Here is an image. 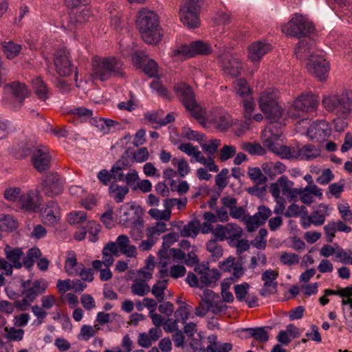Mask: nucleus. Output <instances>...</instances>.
Segmentation results:
<instances>
[{"label": "nucleus", "instance_id": "1", "mask_svg": "<svg viewBox=\"0 0 352 352\" xmlns=\"http://www.w3.org/2000/svg\"><path fill=\"white\" fill-rule=\"evenodd\" d=\"M136 24L146 43L155 44L160 41L158 16L154 12L142 9L138 14Z\"/></svg>", "mask_w": 352, "mask_h": 352}, {"label": "nucleus", "instance_id": "2", "mask_svg": "<svg viewBox=\"0 0 352 352\" xmlns=\"http://www.w3.org/2000/svg\"><path fill=\"white\" fill-rule=\"evenodd\" d=\"M175 93L187 111L204 127L207 128L206 111L199 106L195 100V94L190 86L186 83H179L175 86Z\"/></svg>", "mask_w": 352, "mask_h": 352}, {"label": "nucleus", "instance_id": "3", "mask_svg": "<svg viewBox=\"0 0 352 352\" xmlns=\"http://www.w3.org/2000/svg\"><path fill=\"white\" fill-rule=\"evenodd\" d=\"M92 67L93 77L105 81L113 76L122 74L123 63L114 57L94 58Z\"/></svg>", "mask_w": 352, "mask_h": 352}, {"label": "nucleus", "instance_id": "4", "mask_svg": "<svg viewBox=\"0 0 352 352\" xmlns=\"http://www.w3.org/2000/svg\"><path fill=\"white\" fill-rule=\"evenodd\" d=\"M282 134L277 124L271 122L262 133L261 139L265 147L280 157L287 159L290 147L280 144Z\"/></svg>", "mask_w": 352, "mask_h": 352}, {"label": "nucleus", "instance_id": "5", "mask_svg": "<svg viewBox=\"0 0 352 352\" xmlns=\"http://www.w3.org/2000/svg\"><path fill=\"white\" fill-rule=\"evenodd\" d=\"M322 103L327 111L338 116H348L351 111L352 100L346 91L324 96Z\"/></svg>", "mask_w": 352, "mask_h": 352}, {"label": "nucleus", "instance_id": "6", "mask_svg": "<svg viewBox=\"0 0 352 352\" xmlns=\"http://www.w3.org/2000/svg\"><path fill=\"white\" fill-rule=\"evenodd\" d=\"M258 102L261 111L271 122H276L281 118L283 109L272 91L266 90L261 93Z\"/></svg>", "mask_w": 352, "mask_h": 352}, {"label": "nucleus", "instance_id": "7", "mask_svg": "<svg viewBox=\"0 0 352 352\" xmlns=\"http://www.w3.org/2000/svg\"><path fill=\"white\" fill-rule=\"evenodd\" d=\"M203 0H183L179 10L180 20L188 28H196L200 25L199 13Z\"/></svg>", "mask_w": 352, "mask_h": 352}, {"label": "nucleus", "instance_id": "8", "mask_svg": "<svg viewBox=\"0 0 352 352\" xmlns=\"http://www.w3.org/2000/svg\"><path fill=\"white\" fill-rule=\"evenodd\" d=\"M318 105V98L311 94L299 96L287 109V115L292 118H298L300 112L309 113L316 111Z\"/></svg>", "mask_w": 352, "mask_h": 352}, {"label": "nucleus", "instance_id": "9", "mask_svg": "<svg viewBox=\"0 0 352 352\" xmlns=\"http://www.w3.org/2000/svg\"><path fill=\"white\" fill-rule=\"evenodd\" d=\"M314 30L313 23L302 15H296L283 28V32L295 37H306Z\"/></svg>", "mask_w": 352, "mask_h": 352}, {"label": "nucleus", "instance_id": "10", "mask_svg": "<svg viewBox=\"0 0 352 352\" xmlns=\"http://www.w3.org/2000/svg\"><path fill=\"white\" fill-rule=\"evenodd\" d=\"M231 125V116L222 108L217 107L213 109L207 114V128L214 126L217 129L225 131Z\"/></svg>", "mask_w": 352, "mask_h": 352}, {"label": "nucleus", "instance_id": "11", "mask_svg": "<svg viewBox=\"0 0 352 352\" xmlns=\"http://www.w3.org/2000/svg\"><path fill=\"white\" fill-rule=\"evenodd\" d=\"M307 71L320 80H325L329 69V63L321 54L312 55L306 64Z\"/></svg>", "mask_w": 352, "mask_h": 352}, {"label": "nucleus", "instance_id": "12", "mask_svg": "<svg viewBox=\"0 0 352 352\" xmlns=\"http://www.w3.org/2000/svg\"><path fill=\"white\" fill-rule=\"evenodd\" d=\"M51 158L49 149L43 145H38L31 151L32 163L38 172L46 170L50 168Z\"/></svg>", "mask_w": 352, "mask_h": 352}, {"label": "nucleus", "instance_id": "13", "mask_svg": "<svg viewBox=\"0 0 352 352\" xmlns=\"http://www.w3.org/2000/svg\"><path fill=\"white\" fill-rule=\"evenodd\" d=\"M219 61L222 69L227 75L235 78L241 74L243 65L239 58L226 53L219 56Z\"/></svg>", "mask_w": 352, "mask_h": 352}, {"label": "nucleus", "instance_id": "14", "mask_svg": "<svg viewBox=\"0 0 352 352\" xmlns=\"http://www.w3.org/2000/svg\"><path fill=\"white\" fill-rule=\"evenodd\" d=\"M320 151L312 144H305L302 147H290L287 159H300L301 160H311L320 156Z\"/></svg>", "mask_w": 352, "mask_h": 352}, {"label": "nucleus", "instance_id": "15", "mask_svg": "<svg viewBox=\"0 0 352 352\" xmlns=\"http://www.w3.org/2000/svg\"><path fill=\"white\" fill-rule=\"evenodd\" d=\"M42 190L48 197L58 195L63 190V181L58 174L50 173L42 182Z\"/></svg>", "mask_w": 352, "mask_h": 352}, {"label": "nucleus", "instance_id": "16", "mask_svg": "<svg viewBox=\"0 0 352 352\" xmlns=\"http://www.w3.org/2000/svg\"><path fill=\"white\" fill-rule=\"evenodd\" d=\"M30 283V280L26 281L22 280L21 287L23 289L21 294L26 297L27 299L33 302L39 294L45 293L47 288V284L45 281L36 280L32 283L30 287H28Z\"/></svg>", "mask_w": 352, "mask_h": 352}, {"label": "nucleus", "instance_id": "17", "mask_svg": "<svg viewBox=\"0 0 352 352\" xmlns=\"http://www.w3.org/2000/svg\"><path fill=\"white\" fill-rule=\"evenodd\" d=\"M41 217L45 224L53 226L60 219V208L53 200L49 201L41 209Z\"/></svg>", "mask_w": 352, "mask_h": 352}, {"label": "nucleus", "instance_id": "18", "mask_svg": "<svg viewBox=\"0 0 352 352\" xmlns=\"http://www.w3.org/2000/svg\"><path fill=\"white\" fill-rule=\"evenodd\" d=\"M54 63L60 76H67L72 73V65L69 58V52L65 50H58L55 53Z\"/></svg>", "mask_w": 352, "mask_h": 352}, {"label": "nucleus", "instance_id": "19", "mask_svg": "<svg viewBox=\"0 0 352 352\" xmlns=\"http://www.w3.org/2000/svg\"><path fill=\"white\" fill-rule=\"evenodd\" d=\"M278 276V272L273 270H267L263 272L261 279L264 282L263 286L260 291L261 296L274 294L276 291L277 283L275 282Z\"/></svg>", "mask_w": 352, "mask_h": 352}, {"label": "nucleus", "instance_id": "20", "mask_svg": "<svg viewBox=\"0 0 352 352\" xmlns=\"http://www.w3.org/2000/svg\"><path fill=\"white\" fill-rule=\"evenodd\" d=\"M270 50L271 45L269 43L261 41L254 42L248 47V58L252 63L259 62Z\"/></svg>", "mask_w": 352, "mask_h": 352}, {"label": "nucleus", "instance_id": "21", "mask_svg": "<svg viewBox=\"0 0 352 352\" xmlns=\"http://www.w3.org/2000/svg\"><path fill=\"white\" fill-rule=\"evenodd\" d=\"M329 134V130L324 121L314 122L307 129L308 136L316 142L324 141Z\"/></svg>", "mask_w": 352, "mask_h": 352}, {"label": "nucleus", "instance_id": "22", "mask_svg": "<svg viewBox=\"0 0 352 352\" xmlns=\"http://www.w3.org/2000/svg\"><path fill=\"white\" fill-rule=\"evenodd\" d=\"M115 243L118 247V253L120 252L129 258L136 257L137 248L135 245L131 244L129 238L126 235H119Z\"/></svg>", "mask_w": 352, "mask_h": 352}, {"label": "nucleus", "instance_id": "23", "mask_svg": "<svg viewBox=\"0 0 352 352\" xmlns=\"http://www.w3.org/2000/svg\"><path fill=\"white\" fill-rule=\"evenodd\" d=\"M327 215L328 213L326 211L317 210L312 212L307 217H302L300 224L304 229H308L311 224L316 226H322L324 223Z\"/></svg>", "mask_w": 352, "mask_h": 352}, {"label": "nucleus", "instance_id": "24", "mask_svg": "<svg viewBox=\"0 0 352 352\" xmlns=\"http://www.w3.org/2000/svg\"><path fill=\"white\" fill-rule=\"evenodd\" d=\"M315 45L313 41L303 39L300 41L298 46L295 49V54L298 59H309L315 54Z\"/></svg>", "mask_w": 352, "mask_h": 352}, {"label": "nucleus", "instance_id": "25", "mask_svg": "<svg viewBox=\"0 0 352 352\" xmlns=\"http://www.w3.org/2000/svg\"><path fill=\"white\" fill-rule=\"evenodd\" d=\"M90 16L91 11L88 8H85L79 12L70 13L67 27L69 30H72L78 24L87 21Z\"/></svg>", "mask_w": 352, "mask_h": 352}, {"label": "nucleus", "instance_id": "26", "mask_svg": "<svg viewBox=\"0 0 352 352\" xmlns=\"http://www.w3.org/2000/svg\"><path fill=\"white\" fill-rule=\"evenodd\" d=\"M206 296L207 301L210 305V311L214 314H225L227 311L228 306L221 300L218 294L210 289L209 294Z\"/></svg>", "mask_w": 352, "mask_h": 352}, {"label": "nucleus", "instance_id": "27", "mask_svg": "<svg viewBox=\"0 0 352 352\" xmlns=\"http://www.w3.org/2000/svg\"><path fill=\"white\" fill-rule=\"evenodd\" d=\"M294 183L292 181L289 180L287 176L283 175L280 177L276 182L270 184L269 190L270 192H272L273 190L276 188L278 190V193L279 195L281 191L283 195L286 196L294 187Z\"/></svg>", "mask_w": 352, "mask_h": 352}, {"label": "nucleus", "instance_id": "28", "mask_svg": "<svg viewBox=\"0 0 352 352\" xmlns=\"http://www.w3.org/2000/svg\"><path fill=\"white\" fill-rule=\"evenodd\" d=\"M233 91L241 99L252 96V89L247 80L243 78H238L234 81Z\"/></svg>", "mask_w": 352, "mask_h": 352}, {"label": "nucleus", "instance_id": "29", "mask_svg": "<svg viewBox=\"0 0 352 352\" xmlns=\"http://www.w3.org/2000/svg\"><path fill=\"white\" fill-rule=\"evenodd\" d=\"M36 193L33 190L21 192L18 203L22 208L33 211L37 208V204L34 200Z\"/></svg>", "mask_w": 352, "mask_h": 352}, {"label": "nucleus", "instance_id": "30", "mask_svg": "<svg viewBox=\"0 0 352 352\" xmlns=\"http://www.w3.org/2000/svg\"><path fill=\"white\" fill-rule=\"evenodd\" d=\"M128 166V160L122 155L121 159L118 160L110 170L113 179L116 181L123 182L124 178V170H126Z\"/></svg>", "mask_w": 352, "mask_h": 352}, {"label": "nucleus", "instance_id": "31", "mask_svg": "<svg viewBox=\"0 0 352 352\" xmlns=\"http://www.w3.org/2000/svg\"><path fill=\"white\" fill-rule=\"evenodd\" d=\"M102 263L105 267H109L114 262V256H118V247L114 242L108 243L102 250Z\"/></svg>", "mask_w": 352, "mask_h": 352}, {"label": "nucleus", "instance_id": "32", "mask_svg": "<svg viewBox=\"0 0 352 352\" xmlns=\"http://www.w3.org/2000/svg\"><path fill=\"white\" fill-rule=\"evenodd\" d=\"M262 170L270 177L274 178L275 176L284 173L286 170V166L280 162H270L262 165Z\"/></svg>", "mask_w": 352, "mask_h": 352}, {"label": "nucleus", "instance_id": "33", "mask_svg": "<svg viewBox=\"0 0 352 352\" xmlns=\"http://www.w3.org/2000/svg\"><path fill=\"white\" fill-rule=\"evenodd\" d=\"M11 94L19 100L20 105L22 104L24 99L30 94V91L25 84L19 82H14L10 85Z\"/></svg>", "mask_w": 352, "mask_h": 352}, {"label": "nucleus", "instance_id": "34", "mask_svg": "<svg viewBox=\"0 0 352 352\" xmlns=\"http://www.w3.org/2000/svg\"><path fill=\"white\" fill-rule=\"evenodd\" d=\"M129 192L127 186H120L116 183H112L109 187L110 197L117 203L122 202Z\"/></svg>", "mask_w": 352, "mask_h": 352}, {"label": "nucleus", "instance_id": "35", "mask_svg": "<svg viewBox=\"0 0 352 352\" xmlns=\"http://www.w3.org/2000/svg\"><path fill=\"white\" fill-rule=\"evenodd\" d=\"M208 339L210 344L206 347V352H230L232 349L230 343L218 342L215 336H210Z\"/></svg>", "mask_w": 352, "mask_h": 352}, {"label": "nucleus", "instance_id": "36", "mask_svg": "<svg viewBox=\"0 0 352 352\" xmlns=\"http://www.w3.org/2000/svg\"><path fill=\"white\" fill-rule=\"evenodd\" d=\"M5 252L7 259L10 261L14 267L21 268L22 263L21 262V258L23 255V251L20 248L12 249L10 246L5 248Z\"/></svg>", "mask_w": 352, "mask_h": 352}, {"label": "nucleus", "instance_id": "37", "mask_svg": "<svg viewBox=\"0 0 352 352\" xmlns=\"http://www.w3.org/2000/svg\"><path fill=\"white\" fill-rule=\"evenodd\" d=\"M32 87L35 94L41 100H45L49 97V91L47 85L40 77L32 80Z\"/></svg>", "mask_w": 352, "mask_h": 352}, {"label": "nucleus", "instance_id": "38", "mask_svg": "<svg viewBox=\"0 0 352 352\" xmlns=\"http://www.w3.org/2000/svg\"><path fill=\"white\" fill-rule=\"evenodd\" d=\"M131 291L134 295L144 296L150 292L151 288L145 280L135 278L131 284Z\"/></svg>", "mask_w": 352, "mask_h": 352}, {"label": "nucleus", "instance_id": "39", "mask_svg": "<svg viewBox=\"0 0 352 352\" xmlns=\"http://www.w3.org/2000/svg\"><path fill=\"white\" fill-rule=\"evenodd\" d=\"M243 331L259 342H266L269 340V332L265 327L246 328Z\"/></svg>", "mask_w": 352, "mask_h": 352}, {"label": "nucleus", "instance_id": "40", "mask_svg": "<svg viewBox=\"0 0 352 352\" xmlns=\"http://www.w3.org/2000/svg\"><path fill=\"white\" fill-rule=\"evenodd\" d=\"M168 280L164 279L162 280H158L157 283L152 287L151 291L152 294L155 297L156 300L159 302H162L164 300V291L167 288Z\"/></svg>", "mask_w": 352, "mask_h": 352}, {"label": "nucleus", "instance_id": "41", "mask_svg": "<svg viewBox=\"0 0 352 352\" xmlns=\"http://www.w3.org/2000/svg\"><path fill=\"white\" fill-rule=\"evenodd\" d=\"M77 265L78 263L75 252L73 251L68 252L65 264V272L70 276L78 274Z\"/></svg>", "mask_w": 352, "mask_h": 352}, {"label": "nucleus", "instance_id": "42", "mask_svg": "<svg viewBox=\"0 0 352 352\" xmlns=\"http://www.w3.org/2000/svg\"><path fill=\"white\" fill-rule=\"evenodd\" d=\"M172 57L179 60H185L193 57L191 43L189 45H182L172 51Z\"/></svg>", "mask_w": 352, "mask_h": 352}, {"label": "nucleus", "instance_id": "43", "mask_svg": "<svg viewBox=\"0 0 352 352\" xmlns=\"http://www.w3.org/2000/svg\"><path fill=\"white\" fill-rule=\"evenodd\" d=\"M210 289H205L201 296V301L199 302L198 307L195 308V314L199 317H204L206 314L210 311V303L207 301L206 296L209 294Z\"/></svg>", "mask_w": 352, "mask_h": 352}, {"label": "nucleus", "instance_id": "44", "mask_svg": "<svg viewBox=\"0 0 352 352\" xmlns=\"http://www.w3.org/2000/svg\"><path fill=\"white\" fill-rule=\"evenodd\" d=\"M206 250L210 253L214 261L218 260L223 256L222 246L215 239H210L206 243Z\"/></svg>", "mask_w": 352, "mask_h": 352}, {"label": "nucleus", "instance_id": "45", "mask_svg": "<svg viewBox=\"0 0 352 352\" xmlns=\"http://www.w3.org/2000/svg\"><path fill=\"white\" fill-rule=\"evenodd\" d=\"M219 278V274L217 270H209L207 272L202 274V276H200V287L211 286L212 284L215 283Z\"/></svg>", "mask_w": 352, "mask_h": 352}, {"label": "nucleus", "instance_id": "46", "mask_svg": "<svg viewBox=\"0 0 352 352\" xmlns=\"http://www.w3.org/2000/svg\"><path fill=\"white\" fill-rule=\"evenodd\" d=\"M99 330L100 327L98 324L94 326L84 324L80 328V333L78 335V339L87 341L97 334Z\"/></svg>", "mask_w": 352, "mask_h": 352}, {"label": "nucleus", "instance_id": "47", "mask_svg": "<svg viewBox=\"0 0 352 352\" xmlns=\"http://www.w3.org/2000/svg\"><path fill=\"white\" fill-rule=\"evenodd\" d=\"M3 52L8 59H12L19 54L21 45L12 41L5 42L2 45Z\"/></svg>", "mask_w": 352, "mask_h": 352}, {"label": "nucleus", "instance_id": "48", "mask_svg": "<svg viewBox=\"0 0 352 352\" xmlns=\"http://www.w3.org/2000/svg\"><path fill=\"white\" fill-rule=\"evenodd\" d=\"M199 231V225L198 222L191 221L185 225L180 230V236L182 237L195 238L197 236Z\"/></svg>", "mask_w": 352, "mask_h": 352}, {"label": "nucleus", "instance_id": "49", "mask_svg": "<svg viewBox=\"0 0 352 352\" xmlns=\"http://www.w3.org/2000/svg\"><path fill=\"white\" fill-rule=\"evenodd\" d=\"M191 49L192 50L193 56L197 54L207 55L212 52L210 45L201 41L192 42Z\"/></svg>", "mask_w": 352, "mask_h": 352}, {"label": "nucleus", "instance_id": "50", "mask_svg": "<svg viewBox=\"0 0 352 352\" xmlns=\"http://www.w3.org/2000/svg\"><path fill=\"white\" fill-rule=\"evenodd\" d=\"M0 221V229L1 230L11 232L17 228V221L10 215L2 214Z\"/></svg>", "mask_w": 352, "mask_h": 352}, {"label": "nucleus", "instance_id": "51", "mask_svg": "<svg viewBox=\"0 0 352 352\" xmlns=\"http://www.w3.org/2000/svg\"><path fill=\"white\" fill-rule=\"evenodd\" d=\"M226 239H236L241 236L242 229L233 223H229L224 226Z\"/></svg>", "mask_w": 352, "mask_h": 352}, {"label": "nucleus", "instance_id": "52", "mask_svg": "<svg viewBox=\"0 0 352 352\" xmlns=\"http://www.w3.org/2000/svg\"><path fill=\"white\" fill-rule=\"evenodd\" d=\"M242 107L245 118L248 120H251L252 113L255 109L253 97L249 96L248 98L242 99Z\"/></svg>", "mask_w": 352, "mask_h": 352}, {"label": "nucleus", "instance_id": "53", "mask_svg": "<svg viewBox=\"0 0 352 352\" xmlns=\"http://www.w3.org/2000/svg\"><path fill=\"white\" fill-rule=\"evenodd\" d=\"M248 175L250 179L257 184H264L267 181V177L258 167L249 168Z\"/></svg>", "mask_w": 352, "mask_h": 352}, {"label": "nucleus", "instance_id": "54", "mask_svg": "<svg viewBox=\"0 0 352 352\" xmlns=\"http://www.w3.org/2000/svg\"><path fill=\"white\" fill-rule=\"evenodd\" d=\"M276 201V206L274 208V212L276 214H281L283 213L286 204V199L278 193V190L276 188L270 192Z\"/></svg>", "mask_w": 352, "mask_h": 352}, {"label": "nucleus", "instance_id": "55", "mask_svg": "<svg viewBox=\"0 0 352 352\" xmlns=\"http://www.w3.org/2000/svg\"><path fill=\"white\" fill-rule=\"evenodd\" d=\"M242 148L250 155H263L265 154V148L258 143H243Z\"/></svg>", "mask_w": 352, "mask_h": 352}, {"label": "nucleus", "instance_id": "56", "mask_svg": "<svg viewBox=\"0 0 352 352\" xmlns=\"http://www.w3.org/2000/svg\"><path fill=\"white\" fill-rule=\"evenodd\" d=\"M148 214L154 219L168 221L170 218L171 210L165 208L164 210H160L157 208H151Z\"/></svg>", "mask_w": 352, "mask_h": 352}, {"label": "nucleus", "instance_id": "57", "mask_svg": "<svg viewBox=\"0 0 352 352\" xmlns=\"http://www.w3.org/2000/svg\"><path fill=\"white\" fill-rule=\"evenodd\" d=\"M166 230V224L164 222H157L155 226L146 228V236L157 238Z\"/></svg>", "mask_w": 352, "mask_h": 352}, {"label": "nucleus", "instance_id": "58", "mask_svg": "<svg viewBox=\"0 0 352 352\" xmlns=\"http://www.w3.org/2000/svg\"><path fill=\"white\" fill-rule=\"evenodd\" d=\"M242 220L245 224L248 232L255 231L260 226L263 225L255 214L245 216Z\"/></svg>", "mask_w": 352, "mask_h": 352}, {"label": "nucleus", "instance_id": "59", "mask_svg": "<svg viewBox=\"0 0 352 352\" xmlns=\"http://www.w3.org/2000/svg\"><path fill=\"white\" fill-rule=\"evenodd\" d=\"M220 140L214 139L209 141L208 143L201 144L203 151L208 155V157H212L217 152L219 146L220 145Z\"/></svg>", "mask_w": 352, "mask_h": 352}, {"label": "nucleus", "instance_id": "60", "mask_svg": "<svg viewBox=\"0 0 352 352\" xmlns=\"http://www.w3.org/2000/svg\"><path fill=\"white\" fill-rule=\"evenodd\" d=\"M4 331L7 333L6 338L12 341H21L24 335V331L21 329L14 327H5Z\"/></svg>", "mask_w": 352, "mask_h": 352}, {"label": "nucleus", "instance_id": "61", "mask_svg": "<svg viewBox=\"0 0 352 352\" xmlns=\"http://www.w3.org/2000/svg\"><path fill=\"white\" fill-rule=\"evenodd\" d=\"M187 204V199L186 198H183V199H175V198H173V199H166L164 201V208H167L168 210H170V209L177 206V208L179 210H181L183 208H184L186 206Z\"/></svg>", "mask_w": 352, "mask_h": 352}, {"label": "nucleus", "instance_id": "62", "mask_svg": "<svg viewBox=\"0 0 352 352\" xmlns=\"http://www.w3.org/2000/svg\"><path fill=\"white\" fill-rule=\"evenodd\" d=\"M87 219V213L84 211H75L70 212L68 215V222L70 224H79Z\"/></svg>", "mask_w": 352, "mask_h": 352}, {"label": "nucleus", "instance_id": "63", "mask_svg": "<svg viewBox=\"0 0 352 352\" xmlns=\"http://www.w3.org/2000/svg\"><path fill=\"white\" fill-rule=\"evenodd\" d=\"M236 153V148L232 145L225 144L220 151L219 158L222 162H225L234 156Z\"/></svg>", "mask_w": 352, "mask_h": 352}, {"label": "nucleus", "instance_id": "64", "mask_svg": "<svg viewBox=\"0 0 352 352\" xmlns=\"http://www.w3.org/2000/svg\"><path fill=\"white\" fill-rule=\"evenodd\" d=\"M338 210L343 221L346 223H352V212L347 204H340Z\"/></svg>", "mask_w": 352, "mask_h": 352}]
</instances>
